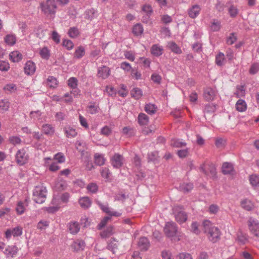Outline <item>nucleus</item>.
Wrapping results in <instances>:
<instances>
[{"instance_id": "obj_55", "label": "nucleus", "mask_w": 259, "mask_h": 259, "mask_svg": "<svg viewBox=\"0 0 259 259\" xmlns=\"http://www.w3.org/2000/svg\"><path fill=\"white\" fill-rule=\"evenodd\" d=\"M36 36L39 38H42L45 35V30H43L40 26H38L35 30Z\"/></svg>"}, {"instance_id": "obj_16", "label": "nucleus", "mask_w": 259, "mask_h": 259, "mask_svg": "<svg viewBox=\"0 0 259 259\" xmlns=\"http://www.w3.org/2000/svg\"><path fill=\"white\" fill-rule=\"evenodd\" d=\"M150 52L154 56L159 57L163 54V49L162 46L155 44L152 46Z\"/></svg>"}, {"instance_id": "obj_31", "label": "nucleus", "mask_w": 259, "mask_h": 259, "mask_svg": "<svg viewBox=\"0 0 259 259\" xmlns=\"http://www.w3.org/2000/svg\"><path fill=\"white\" fill-rule=\"evenodd\" d=\"M95 163L99 166L104 164L105 162V158L102 154L96 153L94 155Z\"/></svg>"}, {"instance_id": "obj_28", "label": "nucleus", "mask_w": 259, "mask_h": 259, "mask_svg": "<svg viewBox=\"0 0 259 259\" xmlns=\"http://www.w3.org/2000/svg\"><path fill=\"white\" fill-rule=\"evenodd\" d=\"M11 60L14 62H18L22 59V55L18 51H14L10 54Z\"/></svg>"}, {"instance_id": "obj_50", "label": "nucleus", "mask_w": 259, "mask_h": 259, "mask_svg": "<svg viewBox=\"0 0 259 259\" xmlns=\"http://www.w3.org/2000/svg\"><path fill=\"white\" fill-rule=\"evenodd\" d=\"M259 71V63H254L251 64L249 72L250 74L254 75Z\"/></svg>"}, {"instance_id": "obj_7", "label": "nucleus", "mask_w": 259, "mask_h": 259, "mask_svg": "<svg viewBox=\"0 0 259 259\" xmlns=\"http://www.w3.org/2000/svg\"><path fill=\"white\" fill-rule=\"evenodd\" d=\"M247 225L250 232L254 236L259 237V221L252 217H249Z\"/></svg>"}, {"instance_id": "obj_56", "label": "nucleus", "mask_w": 259, "mask_h": 259, "mask_svg": "<svg viewBox=\"0 0 259 259\" xmlns=\"http://www.w3.org/2000/svg\"><path fill=\"white\" fill-rule=\"evenodd\" d=\"M13 236L14 237L20 236L22 235V229L20 227H17L11 229Z\"/></svg>"}, {"instance_id": "obj_61", "label": "nucleus", "mask_w": 259, "mask_h": 259, "mask_svg": "<svg viewBox=\"0 0 259 259\" xmlns=\"http://www.w3.org/2000/svg\"><path fill=\"white\" fill-rule=\"evenodd\" d=\"M98 106L95 105V104H92L88 106V111L89 113L93 114H96L98 112Z\"/></svg>"}, {"instance_id": "obj_44", "label": "nucleus", "mask_w": 259, "mask_h": 259, "mask_svg": "<svg viewBox=\"0 0 259 259\" xmlns=\"http://www.w3.org/2000/svg\"><path fill=\"white\" fill-rule=\"evenodd\" d=\"M225 59L224 54L223 53H219L215 57V63L218 66H222L223 65Z\"/></svg>"}, {"instance_id": "obj_4", "label": "nucleus", "mask_w": 259, "mask_h": 259, "mask_svg": "<svg viewBox=\"0 0 259 259\" xmlns=\"http://www.w3.org/2000/svg\"><path fill=\"white\" fill-rule=\"evenodd\" d=\"M172 212L176 221L178 223L181 224L187 220V213L184 211V208L182 206H175L172 208Z\"/></svg>"}, {"instance_id": "obj_12", "label": "nucleus", "mask_w": 259, "mask_h": 259, "mask_svg": "<svg viewBox=\"0 0 259 259\" xmlns=\"http://www.w3.org/2000/svg\"><path fill=\"white\" fill-rule=\"evenodd\" d=\"M201 8L198 5L192 6L188 10L189 16L192 18H196L200 14Z\"/></svg>"}, {"instance_id": "obj_62", "label": "nucleus", "mask_w": 259, "mask_h": 259, "mask_svg": "<svg viewBox=\"0 0 259 259\" xmlns=\"http://www.w3.org/2000/svg\"><path fill=\"white\" fill-rule=\"evenodd\" d=\"M9 141L10 143L13 145L20 144L22 142L20 137L17 136H12L10 137Z\"/></svg>"}, {"instance_id": "obj_8", "label": "nucleus", "mask_w": 259, "mask_h": 259, "mask_svg": "<svg viewBox=\"0 0 259 259\" xmlns=\"http://www.w3.org/2000/svg\"><path fill=\"white\" fill-rule=\"evenodd\" d=\"M16 161L20 165H23L28 162L29 156L26 150L22 148L19 150L15 155Z\"/></svg>"}, {"instance_id": "obj_3", "label": "nucleus", "mask_w": 259, "mask_h": 259, "mask_svg": "<svg viewBox=\"0 0 259 259\" xmlns=\"http://www.w3.org/2000/svg\"><path fill=\"white\" fill-rule=\"evenodd\" d=\"M47 192L46 188L42 185L35 186L33 192V200L37 203H44L46 200Z\"/></svg>"}, {"instance_id": "obj_30", "label": "nucleus", "mask_w": 259, "mask_h": 259, "mask_svg": "<svg viewBox=\"0 0 259 259\" xmlns=\"http://www.w3.org/2000/svg\"><path fill=\"white\" fill-rule=\"evenodd\" d=\"M149 122L148 116L143 113H141L138 115V122L141 125H145Z\"/></svg>"}, {"instance_id": "obj_47", "label": "nucleus", "mask_w": 259, "mask_h": 259, "mask_svg": "<svg viewBox=\"0 0 259 259\" xmlns=\"http://www.w3.org/2000/svg\"><path fill=\"white\" fill-rule=\"evenodd\" d=\"M228 13L231 17L235 18L238 14V10L234 5H231L228 9Z\"/></svg>"}, {"instance_id": "obj_45", "label": "nucleus", "mask_w": 259, "mask_h": 259, "mask_svg": "<svg viewBox=\"0 0 259 259\" xmlns=\"http://www.w3.org/2000/svg\"><path fill=\"white\" fill-rule=\"evenodd\" d=\"M245 91L243 85H238L236 88V91L235 95L237 98H240L245 95Z\"/></svg>"}, {"instance_id": "obj_17", "label": "nucleus", "mask_w": 259, "mask_h": 259, "mask_svg": "<svg viewBox=\"0 0 259 259\" xmlns=\"http://www.w3.org/2000/svg\"><path fill=\"white\" fill-rule=\"evenodd\" d=\"M85 244L82 240H77L71 244V248L74 251H79L84 249Z\"/></svg>"}, {"instance_id": "obj_54", "label": "nucleus", "mask_w": 259, "mask_h": 259, "mask_svg": "<svg viewBox=\"0 0 259 259\" xmlns=\"http://www.w3.org/2000/svg\"><path fill=\"white\" fill-rule=\"evenodd\" d=\"M16 210L18 213L19 214H21L24 213L25 211V206L24 202L22 201H19L17 204Z\"/></svg>"}, {"instance_id": "obj_18", "label": "nucleus", "mask_w": 259, "mask_h": 259, "mask_svg": "<svg viewBox=\"0 0 259 259\" xmlns=\"http://www.w3.org/2000/svg\"><path fill=\"white\" fill-rule=\"evenodd\" d=\"M149 245L150 243L146 237H143L140 238L138 246L141 250H147Z\"/></svg>"}, {"instance_id": "obj_20", "label": "nucleus", "mask_w": 259, "mask_h": 259, "mask_svg": "<svg viewBox=\"0 0 259 259\" xmlns=\"http://www.w3.org/2000/svg\"><path fill=\"white\" fill-rule=\"evenodd\" d=\"M78 202L80 206L84 209L88 208L92 204L91 200L87 196L80 198L79 199Z\"/></svg>"}, {"instance_id": "obj_14", "label": "nucleus", "mask_w": 259, "mask_h": 259, "mask_svg": "<svg viewBox=\"0 0 259 259\" xmlns=\"http://www.w3.org/2000/svg\"><path fill=\"white\" fill-rule=\"evenodd\" d=\"M215 96V91L211 88H206L204 90L203 97L207 101L213 100Z\"/></svg>"}, {"instance_id": "obj_6", "label": "nucleus", "mask_w": 259, "mask_h": 259, "mask_svg": "<svg viewBox=\"0 0 259 259\" xmlns=\"http://www.w3.org/2000/svg\"><path fill=\"white\" fill-rule=\"evenodd\" d=\"M200 169L205 175L212 179H215L217 177L216 168L212 163H203L200 166Z\"/></svg>"}, {"instance_id": "obj_11", "label": "nucleus", "mask_w": 259, "mask_h": 259, "mask_svg": "<svg viewBox=\"0 0 259 259\" xmlns=\"http://www.w3.org/2000/svg\"><path fill=\"white\" fill-rule=\"evenodd\" d=\"M101 209L105 213L108 214L110 216L119 217L121 213L117 211H111L110 208L108 207V205H104L101 202L98 201L97 202Z\"/></svg>"}, {"instance_id": "obj_5", "label": "nucleus", "mask_w": 259, "mask_h": 259, "mask_svg": "<svg viewBox=\"0 0 259 259\" xmlns=\"http://www.w3.org/2000/svg\"><path fill=\"white\" fill-rule=\"evenodd\" d=\"M42 11L47 15H54L56 12L57 5L55 0H47L40 4Z\"/></svg>"}, {"instance_id": "obj_21", "label": "nucleus", "mask_w": 259, "mask_h": 259, "mask_svg": "<svg viewBox=\"0 0 259 259\" xmlns=\"http://www.w3.org/2000/svg\"><path fill=\"white\" fill-rule=\"evenodd\" d=\"M68 229L70 233L75 234L79 232L80 226L77 222H71L68 226Z\"/></svg>"}, {"instance_id": "obj_10", "label": "nucleus", "mask_w": 259, "mask_h": 259, "mask_svg": "<svg viewBox=\"0 0 259 259\" xmlns=\"http://www.w3.org/2000/svg\"><path fill=\"white\" fill-rule=\"evenodd\" d=\"M67 84L72 89L74 90L71 92L74 96L77 95L79 93V90L77 88L78 85V80L74 77H71L67 81Z\"/></svg>"}, {"instance_id": "obj_48", "label": "nucleus", "mask_w": 259, "mask_h": 259, "mask_svg": "<svg viewBox=\"0 0 259 259\" xmlns=\"http://www.w3.org/2000/svg\"><path fill=\"white\" fill-rule=\"evenodd\" d=\"M68 34L71 38H75L79 34V30L76 27H71L68 30Z\"/></svg>"}, {"instance_id": "obj_27", "label": "nucleus", "mask_w": 259, "mask_h": 259, "mask_svg": "<svg viewBox=\"0 0 259 259\" xmlns=\"http://www.w3.org/2000/svg\"><path fill=\"white\" fill-rule=\"evenodd\" d=\"M233 170V165L231 163L224 162L222 165V172L224 175L231 174Z\"/></svg>"}, {"instance_id": "obj_41", "label": "nucleus", "mask_w": 259, "mask_h": 259, "mask_svg": "<svg viewBox=\"0 0 259 259\" xmlns=\"http://www.w3.org/2000/svg\"><path fill=\"white\" fill-rule=\"evenodd\" d=\"M113 227L112 226L108 227L106 230L101 233L102 238H105L109 237L113 234Z\"/></svg>"}, {"instance_id": "obj_40", "label": "nucleus", "mask_w": 259, "mask_h": 259, "mask_svg": "<svg viewBox=\"0 0 259 259\" xmlns=\"http://www.w3.org/2000/svg\"><path fill=\"white\" fill-rule=\"evenodd\" d=\"M168 47L170 50L177 54H180L182 53V50L179 47V46L174 42H171L168 44Z\"/></svg>"}, {"instance_id": "obj_25", "label": "nucleus", "mask_w": 259, "mask_h": 259, "mask_svg": "<svg viewBox=\"0 0 259 259\" xmlns=\"http://www.w3.org/2000/svg\"><path fill=\"white\" fill-rule=\"evenodd\" d=\"M64 131L66 137L68 138L75 137L77 135V132L75 130L70 126L65 127Z\"/></svg>"}, {"instance_id": "obj_26", "label": "nucleus", "mask_w": 259, "mask_h": 259, "mask_svg": "<svg viewBox=\"0 0 259 259\" xmlns=\"http://www.w3.org/2000/svg\"><path fill=\"white\" fill-rule=\"evenodd\" d=\"M58 80L57 78L53 76H49L47 79V85L50 88H56L58 85Z\"/></svg>"}, {"instance_id": "obj_9", "label": "nucleus", "mask_w": 259, "mask_h": 259, "mask_svg": "<svg viewBox=\"0 0 259 259\" xmlns=\"http://www.w3.org/2000/svg\"><path fill=\"white\" fill-rule=\"evenodd\" d=\"M124 158L121 155L115 153L111 159L112 165L116 168H119L123 165Z\"/></svg>"}, {"instance_id": "obj_64", "label": "nucleus", "mask_w": 259, "mask_h": 259, "mask_svg": "<svg viewBox=\"0 0 259 259\" xmlns=\"http://www.w3.org/2000/svg\"><path fill=\"white\" fill-rule=\"evenodd\" d=\"M176 258L177 259H192L191 254L188 253H180Z\"/></svg>"}, {"instance_id": "obj_39", "label": "nucleus", "mask_w": 259, "mask_h": 259, "mask_svg": "<svg viewBox=\"0 0 259 259\" xmlns=\"http://www.w3.org/2000/svg\"><path fill=\"white\" fill-rule=\"evenodd\" d=\"M180 190L185 193L190 192L193 188L192 183H183L180 186Z\"/></svg>"}, {"instance_id": "obj_24", "label": "nucleus", "mask_w": 259, "mask_h": 259, "mask_svg": "<svg viewBox=\"0 0 259 259\" xmlns=\"http://www.w3.org/2000/svg\"><path fill=\"white\" fill-rule=\"evenodd\" d=\"M44 133L47 135H53L55 133L54 127L50 124H44L42 126Z\"/></svg>"}, {"instance_id": "obj_59", "label": "nucleus", "mask_w": 259, "mask_h": 259, "mask_svg": "<svg viewBox=\"0 0 259 259\" xmlns=\"http://www.w3.org/2000/svg\"><path fill=\"white\" fill-rule=\"evenodd\" d=\"M199 225L198 223L196 222H193L191 224V231L196 234H199L200 232L199 229H198Z\"/></svg>"}, {"instance_id": "obj_1", "label": "nucleus", "mask_w": 259, "mask_h": 259, "mask_svg": "<svg viewBox=\"0 0 259 259\" xmlns=\"http://www.w3.org/2000/svg\"><path fill=\"white\" fill-rule=\"evenodd\" d=\"M202 225L203 232L206 234L209 241L213 243L216 242L220 239L221 235L219 229L214 227L208 220H204Z\"/></svg>"}, {"instance_id": "obj_33", "label": "nucleus", "mask_w": 259, "mask_h": 259, "mask_svg": "<svg viewBox=\"0 0 259 259\" xmlns=\"http://www.w3.org/2000/svg\"><path fill=\"white\" fill-rule=\"evenodd\" d=\"M157 107L153 104H147L145 106V111L149 114L152 115L156 111Z\"/></svg>"}, {"instance_id": "obj_51", "label": "nucleus", "mask_w": 259, "mask_h": 259, "mask_svg": "<svg viewBox=\"0 0 259 259\" xmlns=\"http://www.w3.org/2000/svg\"><path fill=\"white\" fill-rule=\"evenodd\" d=\"M10 106V103L7 99L0 100V109L3 111H8Z\"/></svg>"}, {"instance_id": "obj_36", "label": "nucleus", "mask_w": 259, "mask_h": 259, "mask_svg": "<svg viewBox=\"0 0 259 259\" xmlns=\"http://www.w3.org/2000/svg\"><path fill=\"white\" fill-rule=\"evenodd\" d=\"M250 184L255 187H259V176L256 175H252L249 177Z\"/></svg>"}, {"instance_id": "obj_60", "label": "nucleus", "mask_w": 259, "mask_h": 259, "mask_svg": "<svg viewBox=\"0 0 259 259\" xmlns=\"http://www.w3.org/2000/svg\"><path fill=\"white\" fill-rule=\"evenodd\" d=\"M62 45L64 47H66L68 50H71L74 46V45L72 41L70 40H64L62 42Z\"/></svg>"}, {"instance_id": "obj_42", "label": "nucleus", "mask_w": 259, "mask_h": 259, "mask_svg": "<svg viewBox=\"0 0 259 259\" xmlns=\"http://www.w3.org/2000/svg\"><path fill=\"white\" fill-rule=\"evenodd\" d=\"M237 240L241 244H245L247 241V236L242 232H238L237 233Z\"/></svg>"}, {"instance_id": "obj_63", "label": "nucleus", "mask_w": 259, "mask_h": 259, "mask_svg": "<svg viewBox=\"0 0 259 259\" xmlns=\"http://www.w3.org/2000/svg\"><path fill=\"white\" fill-rule=\"evenodd\" d=\"M49 226V222L47 221H40L38 223L37 225V229L39 230H45Z\"/></svg>"}, {"instance_id": "obj_15", "label": "nucleus", "mask_w": 259, "mask_h": 259, "mask_svg": "<svg viewBox=\"0 0 259 259\" xmlns=\"http://www.w3.org/2000/svg\"><path fill=\"white\" fill-rule=\"evenodd\" d=\"M110 70L106 66H103L98 69V76L103 79L107 78L110 75Z\"/></svg>"}, {"instance_id": "obj_2", "label": "nucleus", "mask_w": 259, "mask_h": 259, "mask_svg": "<svg viewBox=\"0 0 259 259\" xmlns=\"http://www.w3.org/2000/svg\"><path fill=\"white\" fill-rule=\"evenodd\" d=\"M164 232L166 236L172 238L175 241H179L181 233L178 231L177 226L174 222H167L164 228Z\"/></svg>"}, {"instance_id": "obj_49", "label": "nucleus", "mask_w": 259, "mask_h": 259, "mask_svg": "<svg viewBox=\"0 0 259 259\" xmlns=\"http://www.w3.org/2000/svg\"><path fill=\"white\" fill-rule=\"evenodd\" d=\"M216 105L215 104L209 103L205 106L204 112L207 113H213L216 110Z\"/></svg>"}, {"instance_id": "obj_43", "label": "nucleus", "mask_w": 259, "mask_h": 259, "mask_svg": "<svg viewBox=\"0 0 259 259\" xmlns=\"http://www.w3.org/2000/svg\"><path fill=\"white\" fill-rule=\"evenodd\" d=\"M221 22L217 19H214L210 26V29L213 31H218L221 28Z\"/></svg>"}, {"instance_id": "obj_37", "label": "nucleus", "mask_w": 259, "mask_h": 259, "mask_svg": "<svg viewBox=\"0 0 259 259\" xmlns=\"http://www.w3.org/2000/svg\"><path fill=\"white\" fill-rule=\"evenodd\" d=\"M16 37L15 35L8 34L5 37V41L10 46H13L16 43Z\"/></svg>"}, {"instance_id": "obj_23", "label": "nucleus", "mask_w": 259, "mask_h": 259, "mask_svg": "<svg viewBox=\"0 0 259 259\" xmlns=\"http://www.w3.org/2000/svg\"><path fill=\"white\" fill-rule=\"evenodd\" d=\"M236 110L239 112H244L247 109V104L244 100L239 99L235 105Z\"/></svg>"}, {"instance_id": "obj_35", "label": "nucleus", "mask_w": 259, "mask_h": 259, "mask_svg": "<svg viewBox=\"0 0 259 259\" xmlns=\"http://www.w3.org/2000/svg\"><path fill=\"white\" fill-rule=\"evenodd\" d=\"M143 32V28L141 24L138 23L135 25L133 28V33L135 35L139 36Z\"/></svg>"}, {"instance_id": "obj_32", "label": "nucleus", "mask_w": 259, "mask_h": 259, "mask_svg": "<svg viewBox=\"0 0 259 259\" xmlns=\"http://www.w3.org/2000/svg\"><path fill=\"white\" fill-rule=\"evenodd\" d=\"M85 55V50L82 46L78 47L74 53V57L77 59L82 58Z\"/></svg>"}, {"instance_id": "obj_52", "label": "nucleus", "mask_w": 259, "mask_h": 259, "mask_svg": "<svg viewBox=\"0 0 259 259\" xmlns=\"http://www.w3.org/2000/svg\"><path fill=\"white\" fill-rule=\"evenodd\" d=\"M87 190L92 193H96L98 190V186L96 183H91L87 187Z\"/></svg>"}, {"instance_id": "obj_53", "label": "nucleus", "mask_w": 259, "mask_h": 259, "mask_svg": "<svg viewBox=\"0 0 259 259\" xmlns=\"http://www.w3.org/2000/svg\"><path fill=\"white\" fill-rule=\"evenodd\" d=\"M189 153V149L180 150L177 151V155L181 158H184L188 156Z\"/></svg>"}, {"instance_id": "obj_29", "label": "nucleus", "mask_w": 259, "mask_h": 259, "mask_svg": "<svg viewBox=\"0 0 259 259\" xmlns=\"http://www.w3.org/2000/svg\"><path fill=\"white\" fill-rule=\"evenodd\" d=\"M131 94L133 98L138 100L143 96V92L140 88H135L131 91Z\"/></svg>"}, {"instance_id": "obj_57", "label": "nucleus", "mask_w": 259, "mask_h": 259, "mask_svg": "<svg viewBox=\"0 0 259 259\" xmlns=\"http://www.w3.org/2000/svg\"><path fill=\"white\" fill-rule=\"evenodd\" d=\"M111 216H110H110L105 217L101 221V222L99 224V225L98 226V229L101 230L103 227H104L105 226V225H106L107 223L108 222V221L111 219Z\"/></svg>"}, {"instance_id": "obj_46", "label": "nucleus", "mask_w": 259, "mask_h": 259, "mask_svg": "<svg viewBox=\"0 0 259 259\" xmlns=\"http://www.w3.org/2000/svg\"><path fill=\"white\" fill-rule=\"evenodd\" d=\"M40 55L42 58L48 60L50 56V51L47 47H44L42 48L39 52Z\"/></svg>"}, {"instance_id": "obj_22", "label": "nucleus", "mask_w": 259, "mask_h": 259, "mask_svg": "<svg viewBox=\"0 0 259 259\" xmlns=\"http://www.w3.org/2000/svg\"><path fill=\"white\" fill-rule=\"evenodd\" d=\"M241 207L247 211L251 210L254 207L253 203L249 200L245 199L241 201Z\"/></svg>"}, {"instance_id": "obj_19", "label": "nucleus", "mask_w": 259, "mask_h": 259, "mask_svg": "<svg viewBox=\"0 0 259 259\" xmlns=\"http://www.w3.org/2000/svg\"><path fill=\"white\" fill-rule=\"evenodd\" d=\"M18 250V248L15 245L8 246L6 248L4 253L7 257H13L17 253Z\"/></svg>"}, {"instance_id": "obj_34", "label": "nucleus", "mask_w": 259, "mask_h": 259, "mask_svg": "<svg viewBox=\"0 0 259 259\" xmlns=\"http://www.w3.org/2000/svg\"><path fill=\"white\" fill-rule=\"evenodd\" d=\"M75 147L76 149L81 153H83L87 149V144L83 141H76Z\"/></svg>"}, {"instance_id": "obj_13", "label": "nucleus", "mask_w": 259, "mask_h": 259, "mask_svg": "<svg viewBox=\"0 0 259 259\" xmlns=\"http://www.w3.org/2000/svg\"><path fill=\"white\" fill-rule=\"evenodd\" d=\"M24 69L26 74L32 75L35 71V65L31 61H28L25 63Z\"/></svg>"}, {"instance_id": "obj_38", "label": "nucleus", "mask_w": 259, "mask_h": 259, "mask_svg": "<svg viewBox=\"0 0 259 259\" xmlns=\"http://www.w3.org/2000/svg\"><path fill=\"white\" fill-rule=\"evenodd\" d=\"M171 145L177 148H182L187 145V143L181 140L176 139L171 141Z\"/></svg>"}, {"instance_id": "obj_58", "label": "nucleus", "mask_w": 259, "mask_h": 259, "mask_svg": "<svg viewBox=\"0 0 259 259\" xmlns=\"http://www.w3.org/2000/svg\"><path fill=\"white\" fill-rule=\"evenodd\" d=\"M151 80L155 83L160 84L161 81V77L157 73H153L151 76Z\"/></svg>"}]
</instances>
